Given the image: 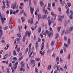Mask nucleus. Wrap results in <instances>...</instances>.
I'll return each mask as SVG.
<instances>
[{
  "label": "nucleus",
  "instance_id": "3",
  "mask_svg": "<svg viewBox=\"0 0 73 73\" xmlns=\"http://www.w3.org/2000/svg\"><path fill=\"white\" fill-rule=\"evenodd\" d=\"M21 68H20V71L25 72V69L24 68H22L24 67V62H21Z\"/></svg>",
  "mask_w": 73,
  "mask_h": 73
},
{
  "label": "nucleus",
  "instance_id": "61",
  "mask_svg": "<svg viewBox=\"0 0 73 73\" xmlns=\"http://www.w3.org/2000/svg\"><path fill=\"white\" fill-rule=\"evenodd\" d=\"M60 54H62L63 53V50L62 49H61L60 51Z\"/></svg>",
  "mask_w": 73,
  "mask_h": 73
},
{
  "label": "nucleus",
  "instance_id": "5",
  "mask_svg": "<svg viewBox=\"0 0 73 73\" xmlns=\"http://www.w3.org/2000/svg\"><path fill=\"white\" fill-rule=\"evenodd\" d=\"M70 12L71 15H70V16H69V18L70 19H73L72 15H73V12L71 10H70Z\"/></svg>",
  "mask_w": 73,
  "mask_h": 73
},
{
  "label": "nucleus",
  "instance_id": "28",
  "mask_svg": "<svg viewBox=\"0 0 73 73\" xmlns=\"http://www.w3.org/2000/svg\"><path fill=\"white\" fill-rule=\"evenodd\" d=\"M22 26H20L19 27H19H18V29H19V32H21V30H20V29H22Z\"/></svg>",
  "mask_w": 73,
  "mask_h": 73
},
{
  "label": "nucleus",
  "instance_id": "57",
  "mask_svg": "<svg viewBox=\"0 0 73 73\" xmlns=\"http://www.w3.org/2000/svg\"><path fill=\"white\" fill-rule=\"evenodd\" d=\"M38 42H40L41 41V38H40L39 37L38 38Z\"/></svg>",
  "mask_w": 73,
  "mask_h": 73
},
{
  "label": "nucleus",
  "instance_id": "37",
  "mask_svg": "<svg viewBox=\"0 0 73 73\" xmlns=\"http://www.w3.org/2000/svg\"><path fill=\"white\" fill-rule=\"evenodd\" d=\"M56 36L55 38V39H57V38H58V34L57 33L56 34Z\"/></svg>",
  "mask_w": 73,
  "mask_h": 73
},
{
  "label": "nucleus",
  "instance_id": "24",
  "mask_svg": "<svg viewBox=\"0 0 73 73\" xmlns=\"http://www.w3.org/2000/svg\"><path fill=\"white\" fill-rule=\"evenodd\" d=\"M48 23L49 26H50V25H51V24H52V23L50 21V20L48 21Z\"/></svg>",
  "mask_w": 73,
  "mask_h": 73
},
{
  "label": "nucleus",
  "instance_id": "31",
  "mask_svg": "<svg viewBox=\"0 0 73 73\" xmlns=\"http://www.w3.org/2000/svg\"><path fill=\"white\" fill-rule=\"evenodd\" d=\"M33 3L35 5V6H36V5H37V1H36L34 0H33Z\"/></svg>",
  "mask_w": 73,
  "mask_h": 73
},
{
  "label": "nucleus",
  "instance_id": "23",
  "mask_svg": "<svg viewBox=\"0 0 73 73\" xmlns=\"http://www.w3.org/2000/svg\"><path fill=\"white\" fill-rule=\"evenodd\" d=\"M41 17V15L40 14L38 16V21H39V20L40 19Z\"/></svg>",
  "mask_w": 73,
  "mask_h": 73
},
{
  "label": "nucleus",
  "instance_id": "59",
  "mask_svg": "<svg viewBox=\"0 0 73 73\" xmlns=\"http://www.w3.org/2000/svg\"><path fill=\"white\" fill-rule=\"evenodd\" d=\"M58 21H62V19L61 18H59V19H58Z\"/></svg>",
  "mask_w": 73,
  "mask_h": 73
},
{
  "label": "nucleus",
  "instance_id": "54",
  "mask_svg": "<svg viewBox=\"0 0 73 73\" xmlns=\"http://www.w3.org/2000/svg\"><path fill=\"white\" fill-rule=\"evenodd\" d=\"M64 40L65 41H67V37L66 36H65L64 38Z\"/></svg>",
  "mask_w": 73,
  "mask_h": 73
},
{
  "label": "nucleus",
  "instance_id": "41",
  "mask_svg": "<svg viewBox=\"0 0 73 73\" xmlns=\"http://www.w3.org/2000/svg\"><path fill=\"white\" fill-rule=\"evenodd\" d=\"M35 70L36 73H38V69H37V68H35Z\"/></svg>",
  "mask_w": 73,
  "mask_h": 73
},
{
  "label": "nucleus",
  "instance_id": "14",
  "mask_svg": "<svg viewBox=\"0 0 73 73\" xmlns=\"http://www.w3.org/2000/svg\"><path fill=\"white\" fill-rule=\"evenodd\" d=\"M0 38H1L3 36V31L2 30H0Z\"/></svg>",
  "mask_w": 73,
  "mask_h": 73
},
{
  "label": "nucleus",
  "instance_id": "25",
  "mask_svg": "<svg viewBox=\"0 0 73 73\" xmlns=\"http://www.w3.org/2000/svg\"><path fill=\"white\" fill-rule=\"evenodd\" d=\"M25 36H24L22 39L23 42H25Z\"/></svg>",
  "mask_w": 73,
  "mask_h": 73
},
{
  "label": "nucleus",
  "instance_id": "52",
  "mask_svg": "<svg viewBox=\"0 0 73 73\" xmlns=\"http://www.w3.org/2000/svg\"><path fill=\"white\" fill-rule=\"evenodd\" d=\"M45 33L47 35H48L49 33V31L48 30H46L45 32Z\"/></svg>",
  "mask_w": 73,
  "mask_h": 73
},
{
  "label": "nucleus",
  "instance_id": "27",
  "mask_svg": "<svg viewBox=\"0 0 73 73\" xmlns=\"http://www.w3.org/2000/svg\"><path fill=\"white\" fill-rule=\"evenodd\" d=\"M68 45H70V38H68Z\"/></svg>",
  "mask_w": 73,
  "mask_h": 73
},
{
  "label": "nucleus",
  "instance_id": "60",
  "mask_svg": "<svg viewBox=\"0 0 73 73\" xmlns=\"http://www.w3.org/2000/svg\"><path fill=\"white\" fill-rule=\"evenodd\" d=\"M54 6H55V3L54 2L52 4V7H54Z\"/></svg>",
  "mask_w": 73,
  "mask_h": 73
},
{
  "label": "nucleus",
  "instance_id": "16",
  "mask_svg": "<svg viewBox=\"0 0 73 73\" xmlns=\"http://www.w3.org/2000/svg\"><path fill=\"white\" fill-rule=\"evenodd\" d=\"M40 5L41 7H43V5H44V3H43V2L42 1H40Z\"/></svg>",
  "mask_w": 73,
  "mask_h": 73
},
{
  "label": "nucleus",
  "instance_id": "38",
  "mask_svg": "<svg viewBox=\"0 0 73 73\" xmlns=\"http://www.w3.org/2000/svg\"><path fill=\"white\" fill-rule=\"evenodd\" d=\"M31 31H29L28 32V37H30V36H31Z\"/></svg>",
  "mask_w": 73,
  "mask_h": 73
},
{
  "label": "nucleus",
  "instance_id": "11",
  "mask_svg": "<svg viewBox=\"0 0 73 73\" xmlns=\"http://www.w3.org/2000/svg\"><path fill=\"white\" fill-rule=\"evenodd\" d=\"M9 55L8 54H6L3 58V60H5L6 58H8Z\"/></svg>",
  "mask_w": 73,
  "mask_h": 73
},
{
  "label": "nucleus",
  "instance_id": "22",
  "mask_svg": "<svg viewBox=\"0 0 73 73\" xmlns=\"http://www.w3.org/2000/svg\"><path fill=\"white\" fill-rule=\"evenodd\" d=\"M41 27H39L38 29V33H40V32H41Z\"/></svg>",
  "mask_w": 73,
  "mask_h": 73
},
{
  "label": "nucleus",
  "instance_id": "20",
  "mask_svg": "<svg viewBox=\"0 0 73 73\" xmlns=\"http://www.w3.org/2000/svg\"><path fill=\"white\" fill-rule=\"evenodd\" d=\"M38 11H39V10L38 9H36V11H35V15H37V12H38Z\"/></svg>",
  "mask_w": 73,
  "mask_h": 73
},
{
  "label": "nucleus",
  "instance_id": "17",
  "mask_svg": "<svg viewBox=\"0 0 73 73\" xmlns=\"http://www.w3.org/2000/svg\"><path fill=\"white\" fill-rule=\"evenodd\" d=\"M42 17L43 18V19H45V18H46V17H47V15H42Z\"/></svg>",
  "mask_w": 73,
  "mask_h": 73
},
{
  "label": "nucleus",
  "instance_id": "47",
  "mask_svg": "<svg viewBox=\"0 0 73 73\" xmlns=\"http://www.w3.org/2000/svg\"><path fill=\"white\" fill-rule=\"evenodd\" d=\"M33 51H32L31 53L30 54V55L29 56V58H30V57H31V56H32V53H33Z\"/></svg>",
  "mask_w": 73,
  "mask_h": 73
},
{
  "label": "nucleus",
  "instance_id": "42",
  "mask_svg": "<svg viewBox=\"0 0 73 73\" xmlns=\"http://www.w3.org/2000/svg\"><path fill=\"white\" fill-rule=\"evenodd\" d=\"M21 20L22 21V23H23L24 21H25V19H24V18L23 17H22L21 18Z\"/></svg>",
  "mask_w": 73,
  "mask_h": 73
},
{
  "label": "nucleus",
  "instance_id": "63",
  "mask_svg": "<svg viewBox=\"0 0 73 73\" xmlns=\"http://www.w3.org/2000/svg\"><path fill=\"white\" fill-rule=\"evenodd\" d=\"M57 67V64H55L54 66V69H56Z\"/></svg>",
  "mask_w": 73,
  "mask_h": 73
},
{
  "label": "nucleus",
  "instance_id": "1",
  "mask_svg": "<svg viewBox=\"0 0 73 73\" xmlns=\"http://www.w3.org/2000/svg\"><path fill=\"white\" fill-rule=\"evenodd\" d=\"M67 5H66L65 6V8L66 9H67L66 11V13L68 16H69V14H70L69 13V7H70V6H71V3H69L68 2L67 3Z\"/></svg>",
  "mask_w": 73,
  "mask_h": 73
},
{
  "label": "nucleus",
  "instance_id": "9",
  "mask_svg": "<svg viewBox=\"0 0 73 73\" xmlns=\"http://www.w3.org/2000/svg\"><path fill=\"white\" fill-rule=\"evenodd\" d=\"M41 50H42L43 49H44V42H43L42 43V44L41 45Z\"/></svg>",
  "mask_w": 73,
  "mask_h": 73
},
{
  "label": "nucleus",
  "instance_id": "55",
  "mask_svg": "<svg viewBox=\"0 0 73 73\" xmlns=\"http://www.w3.org/2000/svg\"><path fill=\"white\" fill-rule=\"evenodd\" d=\"M11 69L12 71V73H13L14 72V69L13 68V67H11Z\"/></svg>",
  "mask_w": 73,
  "mask_h": 73
},
{
  "label": "nucleus",
  "instance_id": "13",
  "mask_svg": "<svg viewBox=\"0 0 73 73\" xmlns=\"http://www.w3.org/2000/svg\"><path fill=\"white\" fill-rule=\"evenodd\" d=\"M36 45H35V48L36 49H37V47H38V41H37L36 43Z\"/></svg>",
  "mask_w": 73,
  "mask_h": 73
},
{
  "label": "nucleus",
  "instance_id": "10",
  "mask_svg": "<svg viewBox=\"0 0 73 73\" xmlns=\"http://www.w3.org/2000/svg\"><path fill=\"white\" fill-rule=\"evenodd\" d=\"M34 9H33L32 8V7L31 6L30 7V11H31V14L33 15V11Z\"/></svg>",
  "mask_w": 73,
  "mask_h": 73
},
{
  "label": "nucleus",
  "instance_id": "48",
  "mask_svg": "<svg viewBox=\"0 0 73 73\" xmlns=\"http://www.w3.org/2000/svg\"><path fill=\"white\" fill-rule=\"evenodd\" d=\"M19 55V57L21 56V55H22V52H20Z\"/></svg>",
  "mask_w": 73,
  "mask_h": 73
},
{
  "label": "nucleus",
  "instance_id": "26",
  "mask_svg": "<svg viewBox=\"0 0 73 73\" xmlns=\"http://www.w3.org/2000/svg\"><path fill=\"white\" fill-rule=\"evenodd\" d=\"M24 58V56H22L21 57H20L19 58V59L18 60L19 61H20L21 60H22V59H23Z\"/></svg>",
  "mask_w": 73,
  "mask_h": 73
},
{
  "label": "nucleus",
  "instance_id": "51",
  "mask_svg": "<svg viewBox=\"0 0 73 73\" xmlns=\"http://www.w3.org/2000/svg\"><path fill=\"white\" fill-rule=\"evenodd\" d=\"M70 54L68 56V60H70Z\"/></svg>",
  "mask_w": 73,
  "mask_h": 73
},
{
  "label": "nucleus",
  "instance_id": "6",
  "mask_svg": "<svg viewBox=\"0 0 73 73\" xmlns=\"http://www.w3.org/2000/svg\"><path fill=\"white\" fill-rule=\"evenodd\" d=\"M59 2L60 4H62V6H64V5L65 3L64 1H63L62 3V0H59Z\"/></svg>",
  "mask_w": 73,
  "mask_h": 73
},
{
  "label": "nucleus",
  "instance_id": "2",
  "mask_svg": "<svg viewBox=\"0 0 73 73\" xmlns=\"http://www.w3.org/2000/svg\"><path fill=\"white\" fill-rule=\"evenodd\" d=\"M18 6L17 5V3L15 2L14 4H12L11 5V8L13 9L14 8H15L16 9H18Z\"/></svg>",
  "mask_w": 73,
  "mask_h": 73
},
{
  "label": "nucleus",
  "instance_id": "43",
  "mask_svg": "<svg viewBox=\"0 0 73 73\" xmlns=\"http://www.w3.org/2000/svg\"><path fill=\"white\" fill-rule=\"evenodd\" d=\"M27 70L28 71V70H29V66H28V64H27Z\"/></svg>",
  "mask_w": 73,
  "mask_h": 73
},
{
  "label": "nucleus",
  "instance_id": "45",
  "mask_svg": "<svg viewBox=\"0 0 73 73\" xmlns=\"http://www.w3.org/2000/svg\"><path fill=\"white\" fill-rule=\"evenodd\" d=\"M28 31H26L25 33V36H26V37H27V36H28Z\"/></svg>",
  "mask_w": 73,
  "mask_h": 73
},
{
  "label": "nucleus",
  "instance_id": "62",
  "mask_svg": "<svg viewBox=\"0 0 73 73\" xmlns=\"http://www.w3.org/2000/svg\"><path fill=\"white\" fill-rule=\"evenodd\" d=\"M15 66H14L13 68H14V69H17V65L15 66Z\"/></svg>",
  "mask_w": 73,
  "mask_h": 73
},
{
  "label": "nucleus",
  "instance_id": "29",
  "mask_svg": "<svg viewBox=\"0 0 73 73\" xmlns=\"http://www.w3.org/2000/svg\"><path fill=\"white\" fill-rule=\"evenodd\" d=\"M20 50V47H18L17 49V52H19Z\"/></svg>",
  "mask_w": 73,
  "mask_h": 73
},
{
  "label": "nucleus",
  "instance_id": "53",
  "mask_svg": "<svg viewBox=\"0 0 73 73\" xmlns=\"http://www.w3.org/2000/svg\"><path fill=\"white\" fill-rule=\"evenodd\" d=\"M58 10L59 12H61V7H59L58 9Z\"/></svg>",
  "mask_w": 73,
  "mask_h": 73
},
{
  "label": "nucleus",
  "instance_id": "34",
  "mask_svg": "<svg viewBox=\"0 0 73 73\" xmlns=\"http://www.w3.org/2000/svg\"><path fill=\"white\" fill-rule=\"evenodd\" d=\"M28 52V48H27L25 51V54H27V52Z\"/></svg>",
  "mask_w": 73,
  "mask_h": 73
},
{
  "label": "nucleus",
  "instance_id": "36",
  "mask_svg": "<svg viewBox=\"0 0 73 73\" xmlns=\"http://www.w3.org/2000/svg\"><path fill=\"white\" fill-rule=\"evenodd\" d=\"M13 54H14V56H16V55H17V54H16V51H15V50L13 51Z\"/></svg>",
  "mask_w": 73,
  "mask_h": 73
},
{
  "label": "nucleus",
  "instance_id": "33",
  "mask_svg": "<svg viewBox=\"0 0 73 73\" xmlns=\"http://www.w3.org/2000/svg\"><path fill=\"white\" fill-rule=\"evenodd\" d=\"M33 18H32L31 20V21L30 22V24L31 25H32L33 24Z\"/></svg>",
  "mask_w": 73,
  "mask_h": 73
},
{
  "label": "nucleus",
  "instance_id": "44",
  "mask_svg": "<svg viewBox=\"0 0 73 73\" xmlns=\"http://www.w3.org/2000/svg\"><path fill=\"white\" fill-rule=\"evenodd\" d=\"M40 58H35V60L36 61H40Z\"/></svg>",
  "mask_w": 73,
  "mask_h": 73
},
{
  "label": "nucleus",
  "instance_id": "35",
  "mask_svg": "<svg viewBox=\"0 0 73 73\" xmlns=\"http://www.w3.org/2000/svg\"><path fill=\"white\" fill-rule=\"evenodd\" d=\"M17 37H19L20 38V37H21V35H20V34H19V33H18L17 34Z\"/></svg>",
  "mask_w": 73,
  "mask_h": 73
},
{
  "label": "nucleus",
  "instance_id": "30",
  "mask_svg": "<svg viewBox=\"0 0 73 73\" xmlns=\"http://www.w3.org/2000/svg\"><path fill=\"white\" fill-rule=\"evenodd\" d=\"M52 68V65H50L48 66V70H49V69H50Z\"/></svg>",
  "mask_w": 73,
  "mask_h": 73
},
{
  "label": "nucleus",
  "instance_id": "56",
  "mask_svg": "<svg viewBox=\"0 0 73 73\" xmlns=\"http://www.w3.org/2000/svg\"><path fill=\"white\" fill-rule=\"evenodd\" d=\"M13 60H17V58L16 57H14L13 58Z\"/></svg>",
  "mask_w": 73,
  "mask_h": 73
},
{
  "label": "nucleus",
  "instance_id": "15",
  "mask_svg": "<svg viewBox=\"0 0 73 73\" xmlns=\"http://www.w3.org/2000/svg\"><path fill=\"white\" fill-rule=\"evenodd\" d=\"M9 26L10 29H12V23H10L9 25Z\"/></svg>",
  "mask_w": 73,
  "mask_h": 73
},
{
  "label": "nucleus",
  "instance_id": "39",
  "mask_svg": "<svg viewBox=\"0 0 73 73\" xmlns=\"http://www.w3.org/2000/svg\"><path fill=\"white\" fill-rule=\"evenodd\" d=\"M64 46L66 47V48H68V44H65V43H64Z\"/></svg>",
  "mask_w": 73,
  "mask_h": 73
},
{
  "label": "nucleus",
  "instance_id": "50",
  "mask_svg": "<svg viewBox=\"0 0 73 73\" xmlns=\"http://www.w3.org/2000/svg\"><path fill=\"white\" fill-rule=\"evenodd\" d=\"M51 5V4H50V3H49L48 4V7H49V8H50V5Z\"/></svg>",
  "mask_w": 73,
  "mask_h": 73
},
{
  "label": "nucleus",
  "instance_id": "18",
  "mask_svg": "<svg viewBox=\"0 0 73 73\" xmlns=\"http://www.w3.org/2000/svg\"><path fill=\"white\" fill-rule=\"evenodd\" d=\"M32 45V43H30L29 45V52H31V46Z\"/></svg>",
  "mask_w": 73,
  "mask_h": 73
},
{
  "label": "nucleus",
  "instance_id": "58",
  "mask_svg": "<svg viewBox=\"0 0 73 73\" xmlns=\"http://www.w3.org/2000/svg\"><path fill=\"white\" fill-rule=\"evenodd\" d=\"M49 30L50 31H53V29L51 27H50Z\"/></svg>",
  "mask_w": 73,
  "mask_h": 73
},
{
  "label": "nucleus",
  "instance_id": "46",
  "mask_svg": "<svg viewBox=\"0 0 73 73\" xmlns=\"http://www.w3.org/2000/svg\"><path fill=\"white\" fill-rule=\"evenodd\" d=\"M46 45V48H49V43H47Z\"/></svg>",
  "mask_w": 73,
  "mask_h": 73
},
{
  "label": "nucleus",
  "instance_id": "32",
  "mask_svg": "<svg viewBox=\"0 0 73 73\" xmlns=\"http://www.w3.org/2000/svg\"><path fill=\"white\" fill-rule=\"evenodd\" d=\"M5 9V5H3L2 8V9L4 10Z\"/></svg>",
  "mask_w": 73,
  "mask_h": 73
},
{
  "label": "nucleus",
  "instance_id": "40",
  "mask_svg": "<svg viewBox=\"0 0 73 73\" xmlns=\"http://www.w3.org/2000/svg\"><path fill=\"white\" fill-rule=\"evenodd\" d=\"M8 28V26H6L4 28V30H7V29Z\"/></svg>",
  "mask_w": 73,
  "mask_h": 73
},
{
  "label": "nucleus",
  "instance_id": "7",
  "mask_svg": "<svg viewBox=\"0 0 73 73\" xmlns=\"http://www.w3.org/2000/svg\"><path fill=\"white\" fill-rule=\"evenodd\" d=\"M43 53L42 52V51L40 50V53L41 55V56H44V54H45V50H44L43 51Z\"/></svg>",
  "mask_w": 73,
  "mask_h": 73
},
{
  "label": "nucleus",
  "instance_id": "64",
  "mask_svg": "<svg viewBox=\"0 0 73 73\" xmlns=\"http://www.w3.org/2000/svg\"><path fill=\"white\" fill-rule=\"evenodd\" d=\"M9 46V44H8L6 46V47L7 48H8Z\"/></svg>",
  "mask_w": 73,
  "mask_h": 73
},
{
  "label": "nucleus",
  "instance_id": "49",
  "mask_svg": "<svg viewBox=\"0 0 73 73\" xmlns=\"http://www.w3.org/2000/svg\"><path fill=\"white\" fill-rule=\"evenodd\" d=\"M7 73H10V72H9V69L8 68H7Z\"/></svg>",
  "mask_w": 73,
  "mask_h": 73
},
{
  "label": "nucleus",
  "instance_id": "12",
  "mask_svg": "<svg viewBox=\"0 0 73 73\" xmlns=\"http://www.w3.org/2000/svg\"><path fill=\"white\" fill-rule=\"evenodd\" d=\"M73 29V26H71L68 29L69 32H72Z\"/></svg>",
  "mask_w": 73,
  "mask_h": 73
},
{
  "label": "nucleus",
  "instance_id": "19",
  "mask_svg": "<svg viewBox=\"0 0 73 73\" xmlns=\"http://www.w3.org/2000/svg\"><path fill=\"white\" fill-rule=\"evenodd\" d=\"M50 45L51 46H54V41L52 40L51 43Z\"/></svg>",
  "mask_w": 73,
  "mask_h": 73
},
{
  "label": "nucleus",
  "instance_id": "4",
  "mask_svg": "<svg viewBox=\"0 0 73 73\" xmlns=\"http://www.w3.org/2000/svg\"><path fill=\"white\" fill-rule=\"evenodd\" d=\"M35 59H34L33 60H32V59L31 60V62H30V64L31 65H32V64H34V65L33 66V68H34V66H35V65L36 64L35 62Z\"/></svg>",
  "mask_w": 73,
  "mask_h": 73
},
{
  "label": "nucleus",
  "instance_id": "21",
  "mask_svg": "<svg viewBox=\"0 0 73 73\" xmlns=\"http://www.w3.org/2000/svg\"><path fill=\"white\" fill-rule=\"evenodd\" d=\"M61 28V27H58L57 28V29L58 32H60V29Z\"/></svg>",
  "mask_w": 73,
  "mask_h": 73
},
{
  "label": "nucleus",
  "instance_id": "8",
  "mask_svg": "<svg viewBox=\"0 0 73 73\" xmlns=\"http://www.w3.org/2000/svg\"><path fill=\"white\" fill-rule=\"evenodd\" d=\"M1 20L2 24H4V21H5V20H6V18H4L3 17H2Z\"/></svg>",
  "mask_w": 73,
  "mask_h": 73
}]
</instances>
